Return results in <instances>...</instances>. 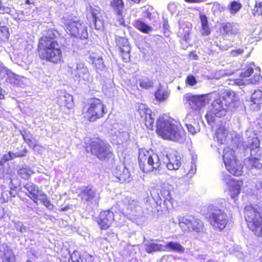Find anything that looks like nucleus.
Returning <instances> with one entry per match:
<instances>
[{"label": "nucleus", "mask_w": 262, "mask_h": 262, "mask_svg": "<svg viewBox=\"0 0 262 262\" xmlns=\"http://www.w3.org/2000/svg\"><path fill=\"white\" fill-rule=\"evenodd\" d=\"M23 188L27 192L26 193L35 202L36 194L38 193V187L32 182H28L24 185Z\"/></svg>", "instance_id": "obj_34"}, {"label": "nucleus", "mask_w": 262, "mask_h": 262, "mask_svg": "<svg viewBox=\"0 0 262 262\" xmlns=\"http://www.w3.org/2000/svg\"><path fill=\"white\" fill-rule=\"evenodd\" d=\"M105 108V106L100 99L96 98H91L88 100L84 116L89 121L94 122L102 117L103 115L106 113Z\"/></svg>", "instance_id": "obj_8"}, {"label": "nucleus", "mask_w": 262, "mask_h": 262, "mask_svg": "<svg viewBox=\"0 0 262 262\" xmlns=\"http://www.w3.org/2000/svg\"><path fill=\"white\" fill-rule=\"evenodd\" d=\"M257 189L260 192L262 193V179H259L255 185Z\"/></svg>", "instance_id": "obj_64"}, {"label": "nucleus", "mask_w": 262, "mask_h": 262, "mask_svg": "<svg viewBox=\"0 0 262 262\" xmlns=\"http://www.w3.org/2000/svg\"><path fill=\"white\" fill-rule=\"evenodd\" d=\"M185 175L188 178H191L195 174L196 171L195 161L192 160L191 162L186 164L184 166Z\"/></svg>", "instance_id": "obj_37"}, {"label": "nucleus", "mask_w": 262, "mask_h": 262, "mask_svg": "<svg viewBox=\"0 0 262 262\" xmlns=\"http://www.w3.org/2000/svg\"><path fill=\"white\" fill-rule=\"evenodd\" d=\"M15 159L13 152L9 151L7 154H5L3 156L2 158L0 160V163H1L3 165H4V163L9 161L11 160H13Z\"/></svg>", "instance_id": "obj_53"}, {"label": "nucleus", "mask_w": 262, "mask_h": 262, "mask_svg": "<svg viewBox=\"0 0 262 262\" xmlns=\"http://www.w3.org/2000/svg\"><path fill=\"white\" fill-rule=\"evenodd\" d=\"M117 136L122 142L127 141L129 138L128 133L125 131L119 132V135H118Z\"/></svg>", "instance_id": "obj_57"}, {"label": "nucleus", "mask_w": 262, "mask_h": 262, "mask_svg": "<svg viewBox=\"0 0 262 262\" xmlns=\"http://www.w3.org/2000/svg\"><path fill=\"white\" fill-rule=\"evenodd\" d=\"M49 37L47 36L42 37L39 41L38 45V55L42 63L49 61Z\"/></svg>", "instance_id": "obj_20"}, {"label": "nucleus", "mask_w": 262, "mask_h": 262, "mask_svg": "<svg viewBox=\"0 0 262 262\" xmlns=\"http://www.w3.org/2000/svg\"><path fill=\"white\" fill-rule=\"evenodd\" d=\"M179 225L181 229L185 232L200 233L204 231L203 222L193 216H180L179 219Z\"/></svg>", "instance_id": "obj_11"}, {"label": "nucleus", "mask_w": 262, "mask_h": 262, "mask_svg": "<svg viewBox=\"0 0 262 262\" xmlns=\"http://www.w3.org/2000/svg\"><path fill=\"white\" fill-rule=\"evenodd\" d=\"M0 75L1 76H6V81L14 85H17L19 84V76L12 72L11 70L8 69L7 68L4 67L0 70Z\"/></svg>", "instance_id": "obj_28"}, {"label": "nucleus", "mask_w": 262, "mask_h": 262, "mask_svg": "<svg viewBox=\"0 0 262 262\" xmlns=\"http://www.w3.org/2000/svg\"><path fill=\"white\" fill-rule=\"evenodd\" d=\"M89 62L94 65L98 71H103L105 68V65L101 57H97L95 54L90 55Z\"/></svg>", "instance_id": "obj_35"}, {"label": "nucleus", "mask_w": 262, "mask_h": 262, "mask_svg": "<svg viewBox=\"0 0 262 262\" xmlns=\"http://www.w3.org/2000/svg\"><path fill=\"white\" fill-rule=\"evenodd\" d=\"M222 179L227 185L231 198L235 199L241 192L242 181L235 180L230 176L224 173H222Z\"/></svg>", "instance_id": "obj_18"}, {"label": "nucleus", "mask_w": 262, "mask_h": 262, "mask_svg": "<svg viewBox=\"0 0 262 262\" xmlns=\"http://www.w3.org/2000/svg\"><path fill=\"white\" fill-rule=\"evenodd\" d=\"M13 8L12 9L10 7L4 6L2 4L1 1H0V14L7 13L9 14L11 16V14L13 12Z\"/></svg>", "instance_id": "obj_54"}, {"label": "nucleus", "mask_w": 262, "mask_h": 262, "mask_svg": "<svg viewBox=\"0 0 262 262\" xmlns=\"http://www.w3.org/2000/svg\"><path fill=\"white\" fill-rule=\"evenodd\" d=\"M167 160L166 166L167 168L170 170H177L181 165L180 161V157L172 154H167L166 156Z\"/></svg>", "instance_id": "obj_29"}, {"label": "nucleus", "mask_w": 262, "mask_h": 262, "mask_svg": "<svg viewBox=\"0 0 262 262\" xmlns=\"http://www.w3.org/2000/svg\"><path fill=\"white\" fill-rule=\"evenodd\" d=\"M199 17H200L201 26L209 25L208 18L205 14L201 13L200 14Z\"/></svg>", "instance_id": "obj_60"}, {"label": "nucleus", "mask_w": 262, "mask_h": 262, "mask_svg": "<svg viewBox=\"0 0 262 262\" xmlns=\"http://www.w3.org/2000/svg\"><path fill=\"white\" fill-rule=\"evenodd\" d=\"M15 158L25 157L28 152V150L25 146L21 145L17 147L15 150L12 151Z\"/></svg>", "instance_id": "obj_43"}, {"label": "nucleus", "mask_w": 262, "mask_h": 262, "mask_svg": "<svg viewBox=\"0 0 262 262\" xmlns=\"http://www.w3.org/2000/svg\"><path fill=\"white\" fill-rule=\"evenodd\" d=\"M186 126L189 133L192 135H194L200 131V126L199 124L195 122L192 123H186Z\"/></svg>", "instance_id": "obj_48"}, {"label": "nucleus", "mask_w": 262, "mask_h": 262, "mask_svg": "<svg viewBox=\"0 0 262 262\" xmlns=\"http://www.w3.org/2000/svg\"><path fill=\"white\" fill-rule=\"evenodd\" d=\"M245 217L248 228L257 236H262V216L259 211L252 206L245 208Z\"/></svg>", "instance_id": "obj_5"}, {"label": "nucleus", "mask_w": 262, "mask_h": 262, "mask_svg": "<svg viewBox=\"0 0 262 262\" xmlns=\"http://www.w3.org/2000/svg\"><path fill=\"white\" fill-rule=\"evenodd\" d=\"M116 181L120 183L128 182L130 181V174L128 169L123 164L117 165L112 170Z\"/></svg>", "instance_id": "obj_23"}, {"label": "nucleus", "mask_w": 262, "mask_h": 262, "mask_svg": "<svg viewBox=\"0 0 262 262\" xmlns=\"http://www.w3.org/2000/svg\"><path fill=\"white\" fill-rule=\"evenodd\" d=\"M262 77L259 74H255L252 79H249L250 80V84H257L261 80Z\"/></svg>", "instance_id": "obj_59"}, {"label": "nucleus", "mask_w": 262, "mask_h": 262, "mask_svg": "<svg viewBox=\"0 0 262 262\" xmlns=\"http://www.w3.org/2000/svg\"><path fill=\"white\" fill-rule=\"evenodd\" d=\"M152 10V9L151 8H148L147 9L144 10L143 12V16L144 17L150 19L151 14L150 11Z\"/></svg>", "instance_id": "obj_63"}, {"label": "nucleus", "mask_w": 262, "mask_h": 262, "mask_svg": "<svg viewBox=\"0 0 262 262\" xmlns=\"http://www.w3.org/2000/svg\"><path fill=\"white\" fill-rule=\"evenodd\" d=\"M67 29L71 35L80 39L88 37L87 27L85 24L80 20H70L67 24Z\"/></svg>", "instance_id": "obj_16"}, {"label": "nucleus", "mask_w": 262, "mask_h": 262, "mask_svg": "<svg viewBox=\"0 0 262 262\" xmlns=\"http://www.w3.org/2000/svg\"><path fill=\"white\" fill-rule=\"evenodd\" d=\"M138 162L140 168L144 172L159 169L161 162L158 155L152 150L140 149L139 150Z\"/></svg>", "instance_id": "obj_4"}, {"label": "nucleus", "mask_w": 262, "mask_h": 262, "mask_svg": "<svg viewBox=\"0 0 262 262\" xmlns=\"http://www.w3.org/2000/svg\"><path fill=\"white\" fill-rule=\"evenodd\" d=\"M0 251L4 252L2 262H15L14 254L6 244H0Z\"/></svg>", "instance_id": "obj_32"}, {"label": "nucleus", "mask_w": 262, "mask_h": 262, "mask_svg": "<svg viewBox=\"0 0 262 262\" xmlns=\"http://www.w3.org/2000/svg\"><path fill=\"white\" fill-rule=\"evenodd\" d=\"M222 29L227 34H236L238 32L236 25L233 23H227L223 25Z\"/></svg>", "instance_id": "obj_39"}, {"label": "nucleus", "mask_w": 262, "mask_h": 262, "mask_svg": "<svg viewBox=\"0 0 262 262\" xmlns=\"http://www.w3.org/2000/svg\"><path fill=\"white\" fill-rule=\"evenodd\" d=\"M138 83L140 87L143 89H148L152 86L153 82L146 77H141L138 80Z\"/></svg>", "instance_id": "obj_44"}, {"label": "nucleus", "mask_w": 262, "mask_h": 262, "mask_svg": "<svg viewBox=\"0 0 262 262\" xmlns=\"http://www.w3.org/2000/svg\"><path fill=\"white\" fill-rule=\"evenodd\" d=\"M15 229L21 233H24L27 231L26 227L23 224L20 222H15L14 224Z\"/></svg>", "instance_id": "obj_56"}, {"label": "nucleus", "mask_w": 262, "mask_h": 262, "mask_svg": "<svg viewBox=\"0 0 262 262\" xmlns=\"http://www.w3.org/2000/svg\"><path fill=\"white\" fill-rule=\"evenodd\" d=\"M157 132L163 138L173 141L182 142L184 132L173 119L167 116L160 117L156 122Z\"/></svg>", "instance_id": "obj_2"}, {"label": "nucleus", "mask_w": 262, "mask_h": 262, "mask_svg": "<svg viewBox=\"0 0 262 262\" xmlns=\"http://www.w3.org/2000/svg\"><path fill=\"white\" fill-rule=\"evenodd\" d=\"M115 215L113 211L108 210L100 212L96 221L101 229L108 228L114 221Z\"/></svg>", "instance_id": "obj_22"}, {"label": "nucleus", "mask_w": 262, "mask_h": 262, "mask_svg": "<svg viewBox=\"0 0 262 262\" xmlns=\"http://www.w3.org/2000/svg\"><path fill=\"white\" fill-rule=\"evenodd\" d=\"M21 135L25 142L27 143L30 147H35L32 142L33 135L28 130H23L21 132Z\"/></svg>", "instance_id": "obj_41"}, {"label": "nucleus", "mask_w": 262, "mask_h": 262, "mask_svg": "<svg viewBox=\"0 0 262 262\" xmlns=\"http://www.w3.org/2000/svg\"><path fill=\"white\" fill-rule=\"evenodd\" d=\"M223 161L226 169L235 176H239L243 173V166L236 159L235 150L233 148L227 147L224 149Z\"/></svg>", "instance_id": "obj_7"}, {"label": "nucleus", "mask_w": 262, "mask_h": 262, "mask_svg": "<svg viewBox=\"0 0 262 262\" xmlns=\"http://www.w3.org/2000/svg\"><path fill=\"white\" fill-rule=\"evenodd\" d=\"M68 67L69 72L75 78L79 80L89 81L90 73L84 62L77 60L74 57H71Z\"/></svg>", "instance_id": "obj_10"}, {"label": "nucleus", "mask_w": 262, "mask_h": 262, "mask_svg": "<svg viewBox=\"0 0 262 262\" xmlns=\"http://www.w3.org/2000/svg\"><path fill=\"white\" fill-rule=\"evenodd\" d=\"M9 37V29L6 26L0 27V40L6 41Z\"/></svg>", "instance_id": "obj_50"}, {"label": "nucleus", "mask_w": 262, "mask_h": 262, "mask_svg": "<svg viewBox=\"0 0 262 262\" xmlns=\"http://www.w3.org/2000/svg\"><path fill=\"white\" fill-rule=\"evenodd\" d=\"M56 98V101L61 106L68 109H71L74 106L73 96L64 90L58 91Z\"/></svg>", "instance_id": "obj_25"}, {"label": "nucleus", "mask_w": 262, "mask_h": 262, "mask_svg": "<svg viewBox=\"0 0 262 262\" xmlns=\"http://www.w3.org/2000/svg\"><path fill=\"white\" fill-rule=\"evenodd\" d=\"M138 112L141 117H144V116L151 113V111L147 108V106L143 104H140L138 105Z\"/></svg>", "instance_id": "obj_51"}, {"label": "nucleus", "mask_w": 262, "mask_h": 262, "mask_svg": "<svg viewBox=\"0 0 262 262\" xmlns=\"http://www.w3.org/2000/svg\"><path fill=\"white\" fill-rule=\"evenodd\" d=\"M209 216L210 225L215 229L221 231L227 226L229 217L224 210L217 207H213Z\"/></svg>", "instance_id": "obj_14"}, {"label": "nucleus", "mask_w": 262, "mask_h": 262, "mask_svg": "<svg viewBox=\"0 0 262 262\" xmlns=\"http://www.w3.org/2000/svg\"><path fill=\"white\" fill-rule=\"evenodd\" d=\"M121 41L123 43L122 46L119 45L120 51L122 54V57L124 59H127L129 57L130 52V47L128 44V41L125 38H121Z\"/></svg>", "instance_id": "obj_38"}, {"label": "nucleus", "mask_w": 262, "mask_h": 262, "mask_svg": "<svg viewBox=\"0 0 262 262\" xmlns=\"http://www.w3.org/2000/svg\"><path fill=\"white\" fill-rule=\"evenodd\" d=\"M73 191L77 194L78 196L83 203L89 204L92 203L93 201L96 203H98L99 194L92 186H83Z\"/></svg>", "instance_id": "obj_15"}, {"label": "nucleus", "mask_w": 262, "mask_h": 262, "mask_svg": "<svg viewBox=\"0 0 262 262\" xmlns=\"http://www.w3.org/2000/svg\"><path fill=\"white\" fill-rule=\"evenodd\" d=\"M90 15V23L92 27L96 30H100L103 27L102 14L103 11L97 6H90L88 9Z\"/></svg>", "instance_id": "obj_17"}, {"label": "nucleus", "mask_w": 262, "mask_h": 262, "mask_svg": "<svg viewBox=\"0 0 262 262\" xmlns=\"http://www.w3.org/2000/svg\"><path fill=\"white\" fill-rule=\"evenodd\" d=\"M171 187L169 185H165L159 190H152L151 192V195L158 205H161L162 203L168 209L170 207H173L174 200L171 197Z\"/></svg>", "instance_id": "obj_12"}, {"label": "nucleus", "mask_w": 262, "mask_h": 262, "mask_svg": "<svg viewBox=\"0 0 262 262\" xmlns=\"http://www.w3.org/2000/svg\"><path fill=\"white\" fill-rule=\"evenodd\" d=\"M162 242L164 244L165 249L164 251H171L179 253H183L185 251V248L179 243L177 242H165L162 241Z\"/></svg>", "instance_id": "obj_33"}, {"label": "nucleus", "mask_w": 262, "mask_h": 262, "mask_svg": "<svg viewBox=\"0 0 262 262\" xmlns=\"http://www.w3.org/2000/svg\"><path fill=\"white\" fill-rule=\"evenodd\" d=\"M110 6L117 16L118 24L124 25V21L122 15L124 7L123 1L122 0H112L110 3Z\"/></svg>", "instance_id": "obj_26"}, {"label": "nucleus", "mask_w": 262, "mask_h": 262, "mask_svg": "<svg viewBox=\"0 0 262 262\" xmlns=\"http://www.w3.org/2000/svg\"><path fill=\"white\" fill-rule=\"evenodd\" d=\"M17 173L22 179L29 180L33 172L29 167L26 166L19 169Z\"/></svg>", "instance_id": "obj_40"}, {"label": "nucleus", "mask_w": 262, "mask_h": 262, "mask_svg": "<svg viewBox=\"0 0 262 262\" xmlns=\"http://www.w3.org/2000/svg\"><path fill=\"white\" fill-rule=\"evenodd\" d=\"M200 31L201 35L204 36H208L211 33L210 28L209 25L201 26Z\"/></svg>", "instance_id": "obj_55"}, {"label": "nucleus", "mask_w": 262, "mask_h": 262, "mask_svg": "<svg viewBox=\"0 0 262 262\" xmlns=\"http://www.w3.org/2000/svg\"><path fill=\"white\" fill-rule=\"evenodd\" d=\"M185 82L187 84L190 86H193L197 83L195 78L192 75L188 76L186 79Z\"/></svg>", "instance_id": "obj_58"}, {"label": "nucleus", "mask_w": 262, "mask_h": 262, "mask_svg": "<svg viewBox=\"0 0 262 262\" xmlns=\"http://www.w3.org/2000/svg\"><path fill=\"white\" fill-rule=\"evenodd\" d=\"M24 12L21 10H13V14H11L12 17L17 20H24Z\"/></svg>", "instance_id": "obj_52"}, {"label": "nucleus", "mask_w": 262, "mask_h": 262, "mask_svg": "<svg viewBox=\"0 0 262 262\" xmlns=\"http://www.w3.org/2000/svg\"><path fill=\"white\" fill-rule=\"evenodd\" d=\"M17 180L11 179L9 187L10 190H4L2 192L0 201L2 203L8 202L9 201H12V199L17 195L16 190L17 183H15Z\"/></svg>", "instance_id": "obj_24"}, {"label": "nucleus", "mask_w": 262, "mask_h": 262, "mask_svg": "<svg viewBox=\"0 0 262 262\" xmlns=\"http://www.w3.org/2000/svg\"><path fill=\"white\" fill-rule=\"evenodd\" d=\"M254 66V63H250L249 65L246 67V69L242 70V72L240 73L241 78L234 81L236 85L241 86L250 84V80L245 79V78L250 76L253 73Z\"/></svg>", "instance_id": "obj_27"}, {"label": "nucleus", "mask_w": 262, "mask_h": 262, "mask_svg": "<svg viewBox=\"0 0 262 262\" xmlns=\"http://www.w3.org/2000/svg\"><path fill=\"white\" fill-rule=\"evenodd\" d=\"M214 139L219 145L227 144L230 140L233 147L243 151L250 150V157L244 159V164L253 175L262 173V149L253 128H249L245 132V139L243 140L241 135L235 132H229L225 126L221 125L216 129Z\"/></svg>", "instance_id": "obj_1"}, {"label": "nucleus", "mask_w": 262, "mask_h": 262, "mask_svg": "<svg viewBox=\"0 0 262 262\" xmlns=\"http://www.w3.org/2000/svg\"><path fill=\"white\" fill-rule=\"evenodd\" d=\"M213 98L214 100L211 104L210 110L206 114L205 117L209 124L215 121V117L221 118L225 116L228 109L232 106L235 101V93L233 91L227 92L226 94L220 97Z\"/></svg>", "instance_id": "obj_3"}, {"label": "nucleus", "mask_w": 262, "mask_h": 262, "mask_svg": "<svg viewBox=\"0 0 262 262\" xmlns=\"http://www.w3.org/2000/svg\"><path fill=\"white\" fill-rule=\"evenodd\" d=\"M90 147L91 153L100 160H106L113 157L111 146L100 139L92 141Z\"/></svg>", "instance_id": "obj_9"}, {"label": "nucleus", "mask_w": 262, "mask_h": 262, "mask_svg": "<svg viewBox=\"0 0 262 262\" xmlns=\"http://www.w3.org/2000/svg\"><path fill=\"white\" fill-rule=\"evenodd\" d=\"M251 99L250 108L254 111H259L262 104V91L259 90L255 91L251 95Z\"/></svg>", "instance_id": "obj_30"}, {"label": "nucleus", "mask_w": 262, "mask_h": 262, "mask_svg": "<svg viewBox=\"0 0 262 262\" xmlns=\"http://www.w3.org/2000/svg\"><path fill=\"white\" fill-rule=\"evenodd\" d=\"M133 25L135 28L143 33H149L153 30L152 27L148 25L140 19L135 20L133 22Z\"/></svg>", "instance_id": "obj_36"}, {"label": "nucleus", "mask_w": 262, "mask_h": 262, "mask_svg": "<svg viewBox=\"0 0 262 262\" xmlns=\"http://www.w3.org/2000/svg\"><path fill=\"white\" fill-rule=\"evenodd\" d=\"M251 13L254 16L262 15V2L255 1L254 6L251 9Z\"/></svg>", "instance_id": "obj_46"}, {"label": "nucleus", "mask_w": 262, "mask_h": 262, "mask_svg": "<svg viewBox=\"0 0 262 262\" xmlns=\"http://www.w3.org/2000/svg\"><path fill=\"white\" fill-rule=\"evenodd\" d=\"M8 176V172L4 170V165L0 163V179H3Z\"/></svg>", "instance_id": "obj_61"}, {"label": "nucleus", "mask_w": 262, "mask_h": 262, "mask_svg": "<svg viewBox=\"0 0 262 262\" xmlns=\"http://www.w3.org/2000/svg\"><path fill=\"white\" fill-rule=\"evenodd\" d=\"M155 114L150 113L147 115H146L143 117L145 120V124L148 129L151 130H152L153 129L154 123L155 120Z\"/></svg>", "instance_id": "obj_45"}, {"label": "nucleus", "mask_w": 262, "mask_h": 262, "mask_svg": "<svg viewBox=\"0 0 262 262\" xmlns=\"http://www.w3.org/2000/svg\"><path fill=\"white\" fill-rule=\"evenodd\" d=\"M64 40L57 30H50V62L60 63L63 61L61 48Z\"/></svg>", "instance_id": "obj_6"}, {"label": "nucleus", "mask_w": 262, "mask_h": 262, "mask_svg": "<svg viewBox=\"0 0 262 262\" xmlns=\"http://www.w3.org/2000/svg\"><path fill=\"white\" fill-rule=\"evenodd\" d=\"M242 8V4L238 2L232 1L230 2L228 6L229 11L232 14H235L237 12Z\"/></svg>", "instance_id": "obj_49"}, {"label": "nucleus", "mask_w": 262, "mask_h": 262, "mask_svg": "<svg viewBox=\"0 0 262 262\" xmlns=\"http://www.w3.org/2000/svg\"><path fill=\"white\" fill-rule=\"evenodd\" d=\"M169 93L167 91H163L159 89L155 93V97L156 99L159 101H163L166 100L169 97Z\"/></svg>", "instance_id": "obj_47"}, {"label": "nucleus", "mask_w": 262, "mask_h": 262, "mask_svg": "<svg viewBox=\"0 0 262 262\" xmlns=\"http://www.w3.org/2000/svg\"><path fill=\"white\" fill-rule=\"evenodd\" d=\"M36 196L35 203H37L38 201L40 203H42L46 207H48L49 206V201L47 199V195L42 192L41 190H38Z\"/></svg>", "instance_id": "obj_42"}, {"label": "nucleus", "mask_w": 262, "mask_h": 262, "mask_svg": "<svg viewBox=\"0 0 262 262\" xmlns=\"http://www.w3.org/2000/svg\"><path fill=\"white\" fill-rule=\"evenodd\" d=\"M244 50L243 49L239 48L232 50L231 52V54L233 56H236L242 54Z\"/></svg>", "instance_id": "obj_62"}, {"label": "nucleus", "mask_w": 262, "mask_h": 262, "mask_svg": "<svg viewBox=\"0 0 262 262\" xmlns=\"http://www.w3.org/2000/svg\"><path fill=\"white\" fill-rule=\"evenodd\" d=\"M120 207L124 213L136 215V213L141 210L138 201L126 196L122 199Z\"/></svg>", "instance_id": "obj_19"}, {"label": "nucleus", "mask_w": 262, "mask_h": 262, "mask_svg": "<svg viewBox=\"0 0 262 262\" xmlns=\"http://www.w3.org/2000/svg\"><path fill=\"white\" fill-rule=\"evenodd\" d=\"M162 241L157 239L147 240L144 238L143 244L145 251L148 254L164 251L165 247H164V244Z\"/></svg>", "instance_id": "obj_21"}, {"label": "nucleus", "mask_w": 262, "mask_h": 262, "mask_svg": "<svg viewBox=\"0 0 262 262\" xmlns=\"http://www.w3.org/2000/svg\"><path fill=\"white\" fill-rule=\"evenodd\" d=\"M216 95V93L202 95H192L187 93L183 96V101L184 103H188L192 108L198 110L208 104Z\"/></svg>", "instance_id": "obj_13"}, {"label": "nucleus", "mask_w": 262, "mask_h": 262, "mask_svg": "<svg viewBox=\"0 0 262 262\" xmlns=\"http://www.w3.org/2000/svg\"><path fill=\"white\" fill-rule=\"evenodd\" d=\"M192 25L188 22L180 23V28L178 32V36L184 41L189 39L190 33Z\"/></svg>", "instance_id": "obj_31"}]
</instances>
